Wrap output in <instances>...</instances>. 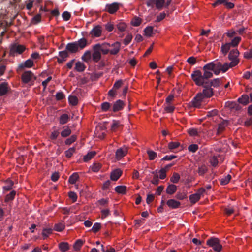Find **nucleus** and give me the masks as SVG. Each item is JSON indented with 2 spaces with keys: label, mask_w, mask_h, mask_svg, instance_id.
I'll use <instances>...</instances> for the list:
<instances>
[{
  "label": "nucleus",
  "mask_w": 252,
  "mask_h": 252,
  "mask_svg": "<svg viewBox=\"0 0 252 252\" xmlns=\"http://www.w3.org/2000/svg\"><path fill=\"white\" fill-rule=\"evenodd\" d=\"M198 149V146L197 144H193L190 145L188 147V150L189 152H191L192 153L195 152Z\"/></svg>",
  "instance_id": "nucleus-64"
},
{
  "label": "nucleus",
  "mask_w": 252,
  "mask_h": 252,
  "mask_svg": "<svg viewBox=\"0 0 252 252\" xmlns=\"http://www.w3.org/2000/svg\"><path fill=\"white\" fill-rule=\"evenodd\" d=\"M126 189L125 186H118L115 187V190L118 193L125 194L126 193Z\"/></svg>",
  "instance_id": "nucleus-32"
},
{
  "label": "nucleus",
  "mask_w": 252,
  "mask_h": 252,
  "mask_svg": "<svg viewBox=\"0 0 252 252\" xmlns=\"http://www.w3.org/2000/svg\"><path fill=\"white\" fill-rule=\"evenodd\" d=\"M208 171V168L205 164L199 166L198 170V173L199 175L203 176Z\"/></svg>",
  "instance_id": "nucleus-43"
},
{
  "label": "nucleus",
  "mask_w": 252,
  "mask_h": 252,
  "mask_svg": "<svg viewBox=\"0 0 252 252\" xmlns=\"http://www.w3.org/2000/svg\"><path fill=\"white\" fill-rule=\"evenodd\" d=\"M127 153V147L124 146L123 147L119 148L116 152V158L117 160H120L125 156Z\"/></svg>",
  "instance_id": "nucleus-13"
},
{
  "label": "nucleus",
  "mask_w": 252,
  "mask_h": 252,
  "mask_svg": "<svg viewBox=\"0 0 252 252\" xmlns=\"http://www.w3.org/2000/svg\"><path fill=\"white\" fill-rule=\"evenodd\" d=\"M121 126L119 121L113 120L111 125V129L113 131H116Z\"/></svg>",
  "instance_id": "nucleus-46"
},
{
  "label": "nucleus",
  "mask_w": 252,
  "mask_h": 252,
  "mask_svg": "<svg viewBox=\"0 0 252 252\" xmlns=\"http://www.w3.org/2000/svg\"><path fill=\"white\" fill-rule=\"evenodd\" d=\"M166 204L168 207L172 209L178 208L181 205L180 202L177 201L173 199L168 200L167 201Z\"/></svg>",
  "instance_id": "nucleus-23"
},
{
  "label": "nucleus",
  "mask_w": 252,
  "mask_h": 252,
  "mask_svg": "<svg viewBox=\"0 0 252 252\" xmlns=\"http://www.w3.org/2000/svg\"><path fill=\"white\" fill-rule=\"evenodd\" d=\"M79 178V175L77 173H73L69 178L68 182L71 184H74Z\"/></svg>",
  "instance_id": "nucleus-37"
},
{
  "label": "nucleus",
  "mask_w": 252,
  "mask_h": 252,
  "mask_svg": "<svg viewBox=\"0 0 252 252\" xmlns=\"http://www.w3.org/2000/svg\"><path fill=\"white\" fill-rule=\"evenodd\" d=\"M99 43L94 45L93 46V52L92 53V59L94 62L97 63L101 59V54L98 49Z\"/></svg>",
  "instance_id": "nucleus-10"
},
{
  "label": "nucleus",
  "mask_w": 252,
  "mask_h": 252,
  "mask_svg": "<svg viewBox=\"0 0 252 252\" xmlns=\"http://www.w3.org/2000/svg\"><path fill=\"white\" fill-rule=\"evenodd\" d=\"M33 64V61L31 59L26 60L24 63L20 64L18 66L19 70H22L25 67L30 68L32 66Z\"/></svg>",
  "instance_id": "nucleus-22"
},
{
  "label": "nucleus",
  "mask_w": 252,
  "mask_h": 252,
  "mask_svg": "<svg viewBox=\"0 0 252 252\" xmlns=\"http://www.w3.org/2000/svg\"><path fill=\"white\" fill-rule=\"evenodd\" d=\"M14 183L12 181L8 179L5 181V185L3 186V189L4 191H8L12 189Z\"/></svg>",
  "instance_id": "nucleus-28"
},
{
  "label": "nucleus",
  "mask_w": 252,
  "mask_h": 252,
  "mask_svg": "<svg viewBox=\"0 0 252 252\" xmlns=\"http://www.w3.org/2000/svg\"><path fill=\"white\" fill-rule=\"evenodd\" d=\"M203 99L204 96H202V94L198 93L191 101L192 106L196 108L200 107L201 101Z\"/></svg>",
  "instance_id": "nucleus-12"
},
{
  "label": "nucleus",
  "mask_w": 252,
  "mask_h": 252,
  "mask_svg": "<svg viewBox=\"0 0 252 252\" xmlns=\"http://www.w3.org/2000/svg\"><path fill=\"white\" fill-rule=\"evenodd\" d=\"M124 105V102L122 100L119 99L113 104L112 111L114 112L119 111L123 109Z\"/></svg>",
  "instance_id": "nucleus-16"
},
{
  "label": "nucleus",
  "mask_w": 252,
  "mask_h": 252,
  "mask_svg": "<svg viewBox=\"0 0 252 252\" xmlns=\"http://www.w3.org/2000/svg\"><path fill=\"white\" fill-rule=\"evenodd\" d=\"M239 55V52L237 49H233L230 51L228 58L231 61V66H236L239 63V60L238 57Z\"/></svg>",
  "instance_id": "nucleus-6"
},
{
  "label": "nucleus",
  "mask_w": 252,
  "mask_h": 252,
  "mask_svg": "<svg viewBox=\"0 0 252 252\" xmlns=\"http://www.w3.org/2000/svg\"><path fill=\"white\" fill-rule=\"evenodd\" d=\"M231 179V176L228 174L227 176L224 177L220 180V183L221 185H226L230 181Z\"/></svg>",
  "instance_id": "nucleus-42"
},
{
  "label": "nucleus",
  "mask_w": 252,
  "mask_h": 252,
  "mask_svg": "<svg viewBox=\"0 0 252 252\" xmlns=\"http://www.w3.org/2000/svg\"><path fill=\"white\" fill-rule=\"evenodd\" d=\"M121 43L119 42H116L111 45V47H113V49L110 51V53L111 55H116L120 51Z\"/></svg>",
  "instance_id": "nucleus-21"
},
{
  "label": "nucleus",
  "mask_w": 252,
  "mask_h": 252,
  "mask_svg": "<svg viewBox=\"0 0 252 252\" xmlns=\"http://www.w3.org/2000/svg\"><path fill=\"white\" fill-rule=\"evenodd\" d=\"M180 145V143L178 142H170L168 143V147L170 151L178 148Z\"/></svg>",
  "instance_id": "nucleus-48"
},
{
  "label": "nucleus",
  "mask_w": 252,
  "mask_h": 252,
  "mask_svg": "<svg viewBox=\"0 0 252 252\" xmlns=\"http://www.w3.org/2000/svg\"><path fill=\"white\" fill-rule=\"evenodd\" d=\"M69 119L68 115L66 114H62L59 118V122L60 124L64 125L67 123Z\"/></svg>",
  "instance_id": "nucleus-34"
},
{
  "label": "nucleus",
  "mask_w": 252,
  "mask_h": 252,
  "mask_svg": "<svg viewBox=\"0 0 252 252\" xmlns=\"http://www.w3.org/2000/svg\"><path fill=\"white\" fill-rule=\"evenodd\" d=\"M83 244V242L80 239L77 240L73 245V248L75 251H78Z\"/></svg>",
  "instance_id": "nucleus-49"
},
{
  "label": "nucleus",
  "mask_w": 252,
  "mask_h": 252,
  "mask_svg": "<svg viewBox=\"0 0 252 252\" xmlns=\"http://www.w3.org/2000/svg\"><path fill=\"white\" fill-rule=\"evenodd\" d=\"M177 190V186L174 184L169 185L166 188V193L168 194H173Z\"/></svg>",
  "instance_id": "nucleus-33"
},
{
  "label": "nucleus",
  "mask_w": 252,
  "mask_h": 252,
  "mask_svg": "<svg viewBox=\"0 0 252 252\" xmlns=\"http://www.w3.org/2000/svg\"><path fill=\"white\" fill-rule=\"evenodd\" d=\"M123 83V82L122 80H119L115 82L113 88L117 91L122 86Z\"/></svg>",
  "instance_id": "nucleus-59"
},
{
  "label": "nucleus",
  "mask_w": 252,
  "mask_h": 252,
  "mask_svg": "<svg viewBox=\"0 0 252 252\" xmlns=\"http://www.w3.org/2000/svg\"><path fill=\"white\" fill-rule=\"evenodd\" d=\"M122 4L118 2H113L111 4H107L105 6V11L110 14L115 13L119 9Z\"/></svg>",
  "instance_id": "nucleus-9"
},
{
  "label": "nucleus",
  "mask_w": 252,
  "mask_h": 252,
  "mask_svg": "<svg viewBox=\"0 0 252 252\" xmlns=\"http://www.w3.org/2000/svg\"><path fill=\"white\" fill-rule=\"evenodd\" d=\"M207 244L210 247H212L213 249L220 252L222 249V246L220 243V240L217 238L212 237L207 241Z\"/></svg>",
  "instance_id": "nucleus-5"
},
{
  "label": "nucleus",
  "mask_w": 252,
  "mask_h": 252,
  "mask_svg": "<svg viewBox=\"0 0 252 252\" xmlns=\"http://www.w3.org/2000/svg\"><path fill=\"white\" fill-rule=\"evenodd\" d=\"M176 198L179 200H183L187 198V194L184 192H178L176 195Z\"/></svg>",
  "instance_id": "nucleus-63"
},
{
  "label": "nucleus",
  "mask_w": 252,
  "mask_h": 252,
  "mask_svg": "<svg viewBox=\"0 0 252 252\" xmlns=\"http://www.w3.org/2000/svg\"><path fill=\"white\" fill-rule=\"evenodd\" d=\"M141 23V19L138 17H135L131 21V24L134 26H138Z\"/></svg>",
  "instance_id": "nucleus-51"
},
{
  "label": "nucleus",
  "mask_w": 252,
  "mask_h": 252,
  "mask_svg": "<svg viewBox=\"0 0 252 252\" xmlns=\"http://www.w3.org/2000/svg\"><path fill=\"white\" fill-rule=\"evenodd\" d=\"M75 149L74 147L70 148L65 152V156L67 158H70L74 153Z\"/></svg>",
  "instance_id": "nucleus-58"
},
{
  "label": "nucleus",
  "mask_w": 252,
  "mask_h": 252,
  "mask_svg": "<svg viewBox=\"0 0 252 252\" xmlns=\"http://www.w3.org/2000/svg\"><path fill=\"white\" fill-rule=\"evenodd\" d=\"M197 86H202L203 87L202 93H201L202 94V96H204V98H210L214 95L213 89L210 86V85H209L208 82L204 83V84L203 85Z\"/></svg>",
  "instance_id": "nucleus-7"
},
{
  "label": "nucleus",
  "mask_w": 252,
  "mask_h": 252,
  "mask_svg": "<svg viewBox=\"0 0 252 252\" xmlns=\"http://www.w3.org/2000/svg\"><path fill=\"white\" fill-rule=\"evenodd\" d=\"M200 197L196 193L189 196V200L193 204L195 203L200 199Z\"/></svg>",
  "instance_id": "nucleus-44"
},
{
  "label": "nucleus",
  "mask_w": 252,
  "mask_h": 252,
  "mask_svg": "<svg viewBox=\"0 0 252 252\" xmlns=\"http://www.w3.org/2000/svg\"><path fill=\"white\" fill-rule=\"evenodd\" d=\"M225 106L231 110L239 111L242 109V107L235 101H227L225 103Z\"/></svg>",
  "instance_id": "nucleus-14"
},
{
  "label": "nucleus",
  "mask_w": 252,
  "mask_h": 252,
  "mask_svg": "<svg viewBox=\"0 0 252 252\" xmlns=\"http://www.w3.org/2000/svg\"><path fill=\"white\" fill-rule=\"evenodd\" d=\"M91 52L89 50H87L85 51L84 54L82 55L81 59L83 61L88 63L91 60Z\"/></svg>",
  "instance_id": "nucleus-30"
},
{
  "label": "nucleus",
  "mask_w": 252,
  "mask_h": 252,
  "mask_svg": "<svg viewBox=\"0 0 252 252\" xmlns=\"http://www.w3.org/2000/svg\"><path fill=\"white\" fill-rule=\"evenodd\" d=\"M76 140V136L75 135H71L69 138L66 139L65 144L69 145L73 143Z\"/></svg>",
  "instance_id": "nucleus-53"
},
{
  "label": "nucleus",
  "mask_w": 252,
  "mask_h": 252,
  "mask_svg": "<svg viewBox=\"0 0 252 252\" xmlns=\"http://www.w3.org/2000/svg\"><path fill=\"white\" fill-rule=\"evenodd\" d=\"M64 228V224L62 222L55 224L54 226V229L57 231H62Z\"/></svg>",
  "instance_id": "nucleus-55"
},
{
  "label": "nucleus",
  "mask_w": 252,
  "mask_h": 252,
  "mask_svg": "<svg viewBox=\"0 0 252 252\" xmlns=\"http://www.w3.org/2000/svg\"><path fill=\"white\" fill-rule=\"evenodd\" d=\"M65 49L72 53H75L79 51L75 42L68 43L66 45Z\"/></svg>",
  "instance_id": "nucleus-17"
},
{
  "label": "nucleus",
  "mask_w": 252,
  "mask_h": 252,
  "mask_svg": "<svg viewBox=\"0 0 252 252\" xmlns=\"http://www.w3.org/2000/svg\"><path fill=\"white\" fill-rule=\"evenodd\" d=\"M9 89V85L6 82H3L0 83V96L6 95Z\"/></svg>",
  "instance_id": "nucleus-15"
},
{
  "label": "nucleus",
  "mask_w": 252,
  "mask_h": 252,
  "mask_svg": "<svg viewBox=\"0 0 252 252\" xmlns=\"http://www.w3.org/2000/svg\"><path fill=\"white\" fill-rule=\"evenodd\" d=\"M16 193V192L15 190H12L9 194H7L5 198V202H8L10 201L13 200L15 198Z\"/></svg>",
  "instance_id": "nucleus-38"
},
{
  "label": "nucleus",
  "mask_w": 252,
  "mask_h": 252,
  "mask_svg": "<svg viewBox=\"0 0 252 252\" xmlns=\"http://www.w3.org/2000/svg\"><path fill=\"white\" fill-rule=\"evenodd\" d=\"M180 178V176L178 173H174L170 178V181L173 183L176 184L179 182Z\"/></svg>",
  "instance_id": "nucleus-45"
},
{
  "label": "nucleus",
  "mask_w": 252,
  "mask_h": 252,
  "mask_svg": "<svg viewBox=\"0 0 252 252\" xmlns=\"http://www.w3.org/2000/svg\"><path fill=\"white\" fill-rule=\"evenodd\" d=\"M96 155V152L95 151H91L89 152L87 155H85L83 158L84 161L88 162L93 157H94Z\"/></svg>",
  "instance_id": "nucleus-36"
},
{
  "label": "nucleus",
  "mask_w": 252,
  "mask_h": 252,
  "mask_svg": "<svg viewBox=\"0 0 252 252\" xmlns=\"http://www.w3.org/2000/svg\"><path fill=\"white\" fill-rule=\"evenodd\" d=\"M188 133L191 136H197L198 132L196 128H189L188 130Z\"/></svg>",
  "instance_id": "nucleus-62"
},
{
  "label": "nucleus",
  "mask_w": 252,
  "mask_h": 252,
  "mask_svg": "<svg viewBox=\"0 0 252 252\" xmlns=\"http://www.w3.org/2000/svg\"><path fill=\"white\" fill-rule=\"evenodd\" d=\"M79 50H82L85 48L88 44V42L85 38H82L75 41Z\"/></svg>",
  "instance_id": "nucleus-18"
},
{
  "label": "nucleus",
  "mask_w": 252,
  "mask_h": 252,
  "mask_svg": "<svg viewBox=\"0 0 252 252\" xmlns=\"http://www.w3.org/2000/svg\"><path fill=\"white\" fill-rule=\"evenodd\" d=\"M215 62H211L205 64L202 68L203 74L201 71L196 70L192 71L191 78L196 85H203L208 82L207 80L213 76V72L215 73Z\"/></svg>",
  "instance_id": "nucleus-1"
},
{
  "label": "nucleus",
  "mask_w": 252,
  "mask_h": 252,
  "mask_svg": "<svg viewBox=\"0 0 252 252\" xmlns=\"http://www.w3.org/2000/svg\"><path fill=\"white\" fill-rule=\"evenodd\" d=\"M165 3L164 0H148L146 5L148 7H153L155 4L156 8L160 10L164 6Z\"/></svg>",
  "instance_id": "nucleus-8"
},
{
  "label": "nucleus",
  "mask_w": 252,
  "mask_h": 252,
  "mask_svg": "<svg viewBox=\"0 0 252 252\" xmlns=\"http://www.w3.org/2000/svg\"><path fill=\"white\" fill-rule=\"evenodd\" d=\"M68 101L71 105L75 106L78 104V99L76 96L70 95L68 97Z\"/></svg>",
  "instance_id": "nucleus-40"
},
{
  "label": "nucleus",
  "mask_w": 252,
  "mask_h": 252,
  "mask_svg": "<svg viewBox=\"0 0 252 252\" xmlns=\"http://www.w3.org/2000/svg\"><path fill=\"white\" fill-rule=\"evenodd\" d=\"M208 84L210 86H212L215 88L219 87L220 85V78H215L208 81Z\"/></svg>",
  "instance_id": "nucleus-29"
},
{
  "label": "nucleus",
  "mask_w": 252,
  "mask_h": 252,
  "mask_svg": "<svg viewBox=\"0 0 252 252\" xmlns=\"http://www.w3.org/2000/svg\"><path fill=\"white\" fill-rule=\"evenodd\" d=\"M99 46L98 47L99 50L100 52H101L103 54L106 55L110 52V50L109 49V47H111V45L109 43H103V44H99Z\"/></svg>",
  "instance_id": "nucleus-20"
},
{
  "label": "nucleus",
  "mask_w": 252,
  "mask_h": 252,
  "mask_svg": "<svg viewBox=\"0 0 252 252\" xmlns=\"http://www.w3.org/2000/svg\"><path fill=\"white\" fill-rule=\"evenodd\" d=\"M152 174L154 175V177L151 182L155 185H158L159 183V180L158 179V175L157 173V171H153Z\"/></svg>",
  "instance_id": "nucleus-56"
},
{
  "label": "nucleus",
  "mask_w": 252,
  "mask_h": 252,
  "mask_svg": "<svg viewBox=\"0 0 252 252\" xmlns=\"http://www.w3.org/2000/svg\"><path fill=\"white\" fill-rule=\"evenodd\" d=\"M153 27L152 26H148L144 30V34L146 36L150 37L152 35Z\"/></svg>",
  "instance_id": "nucleus-41"
},
{
  "label": "nucleus",
  "mask_w": 252,
  "mask_h": 252,
  "mask_svg": "<svg viewBox=\"0 0 252 252\" xmlns=\"http://www.w3.org/2000/svg\"><path fill=\"white\" fill-rule=\"evenodd\" d=\"M21 79L24 83H30V85L32 86L34 84V81L36 79V77L31 71H26L22 73Z\"/></svg>",
  "instance_id": "nucleus-2"
},
{
  "label": "nucleus",
  "mask_w": 252,
  "mask_h": 252,
  "mask_svg": "<svg viewBox=\"0 0 252 252\" xmlns=\"http://www.w3.org/2000/svg\"><path fill=\"white\" fill-rule=\"evenodd\" d=\"M71 133V130L68 126L63 127V130L61 132L62 137H67Z\"/></svg>",
  "instance_id": "nucleus-31"
},
{
  "label": "nucleus",
  "mask_w": 252,
  "mask_h": 252,
  "mask_svg": "<svg viewBox=\"0 0 252 252\" xmlns=\"http://www.w3.org/2000/svg\"><path fill=\"white\" fill-rule=\"evenodd\" d=\"M215 62V74L219 75L220 71L222 72H226L229 68H232L234 67L235 66H231V63H225L223 64H222L220 62Z\"/></svg>",
  "instance_id": "nucleus-3"
},
{
  "label": "nucleus",
  "mask_w": 252,
  "mask_h": 252,
  "mask_svg": "<svg viewBox=\"0 0 252 252\" xmlns=\"http://www.w3.org/2000/svg\"><path fill=\"white\" fill-rule=\"evenodd\" d=\"M86 65L84 64V63L78 61L75 63V69L79 72H83L85 68H86Z\"/></svg>",
  "instance_id": "nucleus-27"
},
{
  "label": "nucleus",
  "mask_w": 252,
  "mask_h": 252,
  "mask_svg": "<svg viewBox=\"0 0 252 252\" xmlns=\"http://www.w3.org/2000/svg\"><path fill=\"white\" fill-rule=\"evenodd\" d=\"M104 27H105V29L108 32H110L114 30L115 25H113L111 22H108V23H106V24H105Z\"/></svg>",
  "instance_id": "nucleus-61"
},
{
  "label": "nucleus",
  "mask_w": 252,
  "mask_h": 252,
  "mask_svg": "<svg viewBox=\"0 0 252 252\" xmlns=\"http://www.w3.org/2000/svg\"><path fill=\"white\" fill-rule=\"evenodd\" d=\"M52 233V229L50 228H44L43 230L42 235L43 237V239H45L47 238L49 235Z\"/></svg>",
  "instance_id": "nucleus-47"
},
{
  "label": "nucleus",
  "mask_w": 252,
  "mask_h": 252,
  "mask_svg": "<svg viewBox=\"0 0 252 252\" xmlns=\"http://www.w3.org/2000/svg\"><path fill=\"white\" fill-rule=\"evenodd\" d=\"M231 45L229 43H226L224 44H222L221 47V52L224 55H226L230 49Z\"/></svg>",
  "instance_id": "nucleus-35"
},
{
  "label": "nucleus",
  "mask_w": 252,
  "mask_h": 252,
  "mask_svg": "<svg viewBox=\"0 0 252 252\" xmlns=\"http://www.w3.org/2000/svg\"><path fill=\"white\" fill-rule=\"evenodd\" d=\"M102 34V27L100 25L94 26L90 31L89 35L92 38L99 37Z\"/></svg>",
  "instance_id": "nucleus-11"
},
{
  "label": "nucleus",
  "mask_w": 252,
  "mask_h": 252,
  "mask_svg": "<svg viewBox=\"0 0 252 252\" xmlns=\"http://www.w3.org/2000/svg\"><path fill=\"white\" fill-rule=\"evenodd\" d=\"M111 104L109 102H104L101 104V109L103 112H106L110 108Z\"/></svg>",
  "instance_id": "nucleus-57"
},
{
  "label": "nucleus",
  "mask_w": 252,
  "mask_h": 252,
  "mask_svg": "<svg viewBox=\"0 0 252 252\" xmlns=\"http://www.w3.org/2000/svg\"><path fill=\"white\" fill-rule=\"evenodd\" d=\"M115 26L120 32H124L127 27V26L126 24V23L121 21H118L115 25Z\"/></svg>",
  "instance_id": "nucleus-25"
},
{
  "label": "nucleus",
  "mask_w": 252,
  "mask_h": 252,
  "mask_svg": "<svg viewBox=\"0 0 252 252\" xmlns=\"http://www.w3.org/2000/svg\"><path fill=\"white\" fill-rule=\"evenodd\" d=\"M228 122L226 120H223L222 122L220 123L218 125L217 134H220L228 126Z\"/></svg>",
  "instance_id": "nucleus-24"
},
{
  "label": "nucleus",
  "mask_w": 252,
  "mask_h": 252,
  "mask_svg": "<svg viewBox=\"0 0 252 252\" xmlns=\"http://www.w3.org/2000/svg\"><path fill=\"white\" fill-rule=\"evenodd\" d=\"M9 49V55L15 56L17 54H21L26 50V47L23 45L13 43L10 45Z\"/></svg>",
  "instance_id": "nucleus-4"
},
{
  "label": "nucleus",
  "mask_w": 252,
  "mask_h": 252,
  "mask_svg": "<svg viewBox=\"0 0 252 252\" xmlns=\"http://www.w3.org/2000/svg\"><path fill=\"white\" fill-rule=\"evenodd\" d=\"M59 248L62 252H65L69 249V245L67 242H61L59 244Z\"/></svg>",
  "instance_id": "nucleus-39"
},
{
  "label": "nucleus",
  "mask_w": 252,
  "mask_h": 252,
  "mask_svg": "<svg viewBox=\"0 0 252 252\" xmlns=\"http://www.w3.org/2000/svg\"><path fill=\"white\" fill-rule=\"evenodd\" d=\"M122 174V171L120 169H116L113 170L110 175L111 179L113 181H117L120 177Z\"/></svg>",
  "instance_id": "nucleus-19"
},
{
  "label": "nucleus",
  "mask_w": 252,
  "mask_h": 252,
  "mask_svg": "<svg viewBox=\"0 0 252 252\" xmlns=\"http://www.w3.org/2000/svg\"><path fill=\"white\" fill-rule=\"evenodd\" d=\"M238 102L243 105H246L249 103V97L247 94H243L238 99Z\"/></svg>",
  "instance_id": "nucleus-26"
},
{
  "label": "nucleus",
  "mask_w": 252,
  "mask_h": 252,
  "mask_svg": "<svg viewBox=\"0 0 252 252\" xmlns=\"http://www.w3.org/2000/svg\"><path fill=\"white\" fill-rule=\"evenodd\" d=\"M209 162L213 167H216L218 164V160L216 156H213L209 159Z\"/></svg>",
  "instance_id": "nucleus-52"
},
{
  "label": "nucleus",
  "mask_w": 252,
  "mask_h": 252,
  "mask_svg": "<svg viewBox=\"0 0 252 252\" xmlns=\"http://www.w3.org/2000/svg\"><path fill=\"white\" fill-rule=\"evenodd\" d=\"M241 40V38L240 37H236L231 40V42L229 43L231 46L233 47H236L238 45Z\"/></svg>",
  "instance_id": "nucleus-50"
},
{
  "label": "nucleus",
  "mask_w": 252,
  "mask_h": 252,
  "mask_svg": "<svg viewBox=\"0 0 252 252\" xmlns=\"http://www.w3.org/2000/svg\"><path fill=\"white\" fill-rule=\"evenodd\" d=\"M132 37L133 36L131 34H128L124 39L123 42L124 44L126 46L127 45L131 42Z\"/></svg>",
  "instance_id": "nucleus-60"
},
{
  "label": "nucleus",
  "mask_w": 252,
  "mask_h": 252,
  "mask_svg": "<svg viewBox=\"0 0 252 252\" xmlns=\"http://www.w3.org/2000/svg\"><path fill=\"white\" fill-rule=\"evenodd\" d=\"M147 154L149 156V159L151 160H154L157 157V153L151 150H147Z\"/></svg>",
  "instance_id": "nucleus-54"
}]
</instances>
